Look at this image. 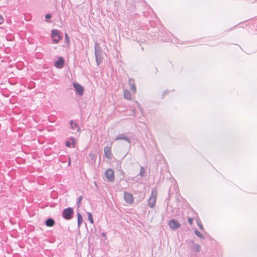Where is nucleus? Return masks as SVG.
Returning a JSON list of instances; mask_svg holds the SVG:
<instances>
[{"label": "nucleus", "mask_w": 257, "mask_h": 257, "mask_svg": "<svg viewBox=\"0 0 257 257\" xmlns=\"http://www.w3.org/2000/svg\"><path fill=\"white\" fill-rule=\"evenodd\" d=\"M94 48L96 62L99 66L103 60V51L97 42L95 43Z\"/></svg>", "instance_id": "1"}, {"label": "nucleus", "mask_w": 257, "mask_h": 257, "mask_svg": "<svg viewBox=\"0 0 257 257\" xmlns=\"http://www.w3.org/2000/svg\"><path fill=\"white\" fill-rule=\"evenodd\" d=\"M74 214L73 208L70 207L63 209L62 212V216L64 219L69 220L73 217Z\"/></svg>", "instance_id": "2"}, {"label": "nucleus", "mask_w": 257, "mask_h": 257, "mask_svg": "<svg viewBox=\"0 0 257 257\" xmlns=\"http://www.w3.org/2000/svg\"><path fill=\"white\" fill-rule=\"evenodd\" d=\"M105 176L108 181L113 182L114 180V171L111 169H107L105 172Z\"/></svg>", "instance_id": "3"}, {"label": "nucleus", "mask_w": 257, "mask_h": 257, "mask_svg": "<svg viewBox=\"0 0 257 257\" xmlns=\"http://www.w3.org/2000/svg\"><path fill=\"white\" fill-rule=\"evenodd\" d=\"M168 226L172 230H176L181 226L180 223L174 219H171L168 222Z\"/></svg>", "instance_id": "4"}, {"label": "nucleus", "mask_w": 257, "mask_h": 257, "mask_svg": "<svg viewBox=\"0 0 257 257\" xmlns=\"http://www.w3.org/2000/svg\"><path fill=\"white\" fill-rule=\"evenodd\" d=\"M124 199L128 204H132L134 202V196L132 194L127 192H124Z\"/></svg>", "instance_id": "5"}, {"label": "nucleus", "mask_w": 257, "mask_h": 257, "mask_svg": "<svg viewBox=\"0 0 257 257\" xmlns=\"http://www.w3.org/2000/svg\"><path fill=\"white\" fill-rule=\"evenodd\" d=\"M73 86L76 92L80 95H82L84 92V88L82 86L77 82L73 83Z\"/></svg>", "instance_id": "6"}, {"label": "nucleus", "mask_w": 257, "mask_h": 257, "mask_svg": "<svg viewBox=\"0 0 257 257\" xmlns=\"http://www.w3.org/2000/svg\"><path fill=\"white\" fill-rule=\"evenodd\" d=\"M65 61L62 57H60L55 62V66L58 68H62L64 65Z\"/></svg>", "instance_id": "7"}, {"label": "nucleus", "mask_w": 257, "mask_h": 257, "mask_svg": "<svg viewBox=\"0 0 257 257\" xmlns=\"http://www.w3.org/2000/svg\"><path fill=\"white\" fill-rule=\"evenodd\" d=\"M115 140L116 141H118L119 140H123L127 141L128 143H131L130 139L124 134H121L118 135L115 138Z\"/></svg>", "instance_id": "8"}, {"label": "nucleus", "mask_w": 257, "mask_h": 257, "mask_svg": "<svg viewBox=\"0 0 257 257\" xmlns=\"http://www.w3.org/2000/svg\"><path fill=\"white\" fill-rule=\"evenodd\" d=\"M105 156L108 159H110L112 156L111 148L109 147H106L104 149Z\"/></svg>", "instance_id": "9"}, {"label": "nucleus", "mask_w": 257, "mask_h": 257, "mask_svg": "<svg viewBox=\"0 0 257 257\" xmlns=\"http://www.w3.org/2000/svg\"><path fill=\"white\" fill-rule=\"evenodd\" d=\"M45 223L48 227H52L55 225V221L53 218L49 217L45 220Z\"/></svg>", "instance_id": "10"}, {"label": "nucleus", "mask_w": 257, "mask_h": 257, "mask_svg": "<svg viewBox=\"0 0 257 257\" xmlns=\"http://www.w3.org/2000/svg\"><path fill=\"white\" fill-rule=\"evenodd\" d=\"M156 201V196H151L148 200V205L149 206L153 208L154 207Z\"/></svg>", "instance_id": "11"}, {"label": "nucleus", "mask_w": 257, "mask_h": 257, "mask_svg": "<svg viewBox=\"0 0 257 257\" xmlns=\"http://www.w3.org/2000/svg\"><path fill=\"white\" fill-rule=\"evenodd\" d=\"M70 124L71 125V128L72 130H73V131L76 130L77 132L80 131V128L79 126V125L76 123H74V122L73 120H71L70 121Z\"/></svg>", "instance_id": "12"}, {"label": "nucleus", "mask_w": 257, "mask_h": 257, "mask_svg": "<svg viewBox=\"0 0 257 257\" xmlns=\"http://www.w3.org/2000/svg\"><path fill=\"white\" fill-rule=\"evenodd\" d=\"M52 37L54 38L55 37L58 38L59 39H61L62 37L60 35V32L58 30H52L51 31Z\"/></svg>", "instance_id": "13"}, {"label": "nucleus", "mask_w": 257, "mask_h": 257, "mask_svg": "<svg viewBox=\"0 0 257 257\" xmlns=\"http://www.w3.org/2000/svg\"><path fill=\"white\" fill-rule=\"evenodd\" d=\"M78 228H79L83 223V219L81 214L78 211L77 213Z\"/></svg>", "instance_id": "14"}, {"label": "nucleus", "mask_w": 257, "mask_h": 257, "mask_svg": "<svg viewBox=\"0 0 257 257\" xmlns=\"http://www.w3.org/2000/svg\"><path fill=\"white\" fill-rule=\"evenodd\" d=\"M128 83L130 86L131 87V89L133 91V92L136 93V87L135 84V82L134 79H130L128 81Z\"/></svg>", "instance_id": "15"}, {"label": "nucleus", "mask_w": 257, "mask_h": 257, "mask_svg": "<svg viewBox=\"0 0 257 257\" xmlns=\"http://www.w3.org/2000/svg\"><path fill=\"white\" fill-rule=\"evenodd\" d=\"M123 96L124 98L127 100H131L132 95L131 92L127 90H124Z\"/></svg>", "instance_id": "16"}, {"label": "nucleus", "mask_w": 257, "mask_h": 257, "mask_svg": "<svg viewBox=\"0 0 257 257\" xmlns=\"http://www.w3.org/2000/svg\"><path fill=\"white\" fill-rule=\"evenodd\" d=\"M192 249L196 252H198L201 250V246L198 244L194 243L192 246Z\"/></svg>", "instance_id": "17"}, {"label": "nucleus", "mask_w": 257, "mask_h": 257, "mask_svg": "<svg viewBox=\"0 0 257 257\" xmlns=\"http://www.w3.org/2000/svg\"><path fill=\"white\" fill-rule=\"evenodd\" d=\"M88 215V220L90 221L91 224L94 223V220L93 218L92 214L90 212H87Z\"/></svg>", "instance_id": "18"}, {"label": "nucleus", "mask_w": 257, "mask_h": 257, "mask_svg": "<svg viewBox=\"0 0 257 257\" xmlns=\"http://www.w3.org/2000/svg\"><path fill=\"white\" fill-rule=\"evenodd\" d=\"M194 232L197 237L202 239L204 238V235L201 233H200L198 230L195 229L194 230Z\"/></svg>", "instance_id": "19"}, {"label": "nucleus", "mask_w": 257, "mask_h": 257, "mask_svg": "<svg viewBox=\"0 0 257 257\" xmlns=\"http://www.w3.org/2000/svg\"><path fill=\"white\" fill-rule=\"evenodd\" d=\"M83 199V196H80L78 199V200H77V208L78 209L80 206H81V201Z\"/></svg>", "instance_id": "20"}, {"label": "nucleus", "mask_w": 257, "mask_h": 257, "mask_svg": "<svg viewBox=\"0 0 257 257\" xmlns=\"http://www.w3.org/2000/svg\"><path fill=\"white\" fill-rule=\"evenodd\" d=\"M145 168L141 166V169H140V175L142 177H143L145 175Z\"/></svg>", "instance_id": "21"}, {"label": "nucleus", "mask_w": 257, "mask_h": 257, "mask_svg": "<svg viewBox=\"0 0 257 257\" xmlns=\"http://www.w3.org/2000/svg\"><path fill=\"white\" fill-rule=\"evenodd\" d=\"M70 141L71 144L73 145V147H75V145L76 144V140L74 138H70Z\"/></svg>", "instance_id": "22"}, {"label": "nucleus", "mask_w": 257, "mask_h": 257, "mask_svg": "<svg viewBox=\"0 0 257 257\" xmlns=\"http://www.w3.org/2000/svg\"><path fill=\"white\" fill-rule=\"evenodd\" d=\"M188 221L190 225H192L193 222V219L192 218L189 217L188 219Z\"/></svg>", "instance_id": "23"}, {"label": "nucleus", "mask_w": 257, "mask_h": 257, "mask_svg": "<svg viewBox=\"0 0 257 257\" xmlns=\"http://www.w3.org/2000/svg\"><path fill=\"white\" fill-rule=\"evenodd\" d=\"M51 17H52V16H51V14H46V15H45V19H46V20L50 19V18H51Z\"/></svg>", "instance_id": "24"}, {"label": "nucleus", "mask_w": 257, "mask_h": 257, "mask_svg": "<svg viewBox=\"0 0 257 257\" xmlns=\"http://www.w3.org/2000/svg\"><path fill=\"white\" fill-rule=\"evenodd\" d=\"M71 143L70 141H67L65 143V145L68 147H70Z\"/></svg>", "instance_id": "25"}, {"label": "nucleus", "mask_w": 257, "mask_h": 257, "mask_svg": "<svg viewBox=\"0 0 257 257\" xmlns=\"http://www.w3.org/2000/svg\"><path fill=\"white\" fill-rule=\"evenodd\" d=\"M131 112H132V113L131 114V115H135L136 114V111L135 109H132Z\"/></svg>", "instance_id": "26"}, {"label": "nucleus", "mask_w": 257, "mask_h": 257, "mask_svg": "<svg viewBox=\"0 0 257 257\" xmlns=\"http://www.w3.org/2000/svg\"><path fill=\"white\" fill-rule=\"evenodd\" d=\"M60 40V39H59V38H57V39L54 38L53 41H54L55 43L57 44V43H59Z\"/></svg>", "instance_id": "27"}, {"label": "nucleus", "mask_w": 257, "mask_h": 257, "mask_svg": "<svg viewBox=\"0 0 257 257\" xmlns=\"http://www.w3.org/2000/svg\"><path fill=\"white\" fill-rule=\"evenodd\" d=\"M198 226L201 230H204L203 225L201 223H199Z\"/></svg>", "instance_id": "28"}, {"label": "nucleus", "mask_w": 257, "mask_h": 257, "mask_svg": "<svg viewBox=\"0 0 257 257\" xmlns=\"http://www.w3.org/2000/svg\"><path fill=\"white\" fill-rule=\"evenodd\" d=\"M65 39L66 40H67V41L69 42V36H68V35L66 33L65 35Z\"/></svg>", "instance_id": "29"}, {"label": "nucleus", "mask_w": 257, "mask_h": 257, "mask_svg": "<svg viewBox=\"0 0 257 257\" xmlns=\"http://www.w3.org/2000/svg\"><path fill=\"white\" fill-rule=\"evenodd\" d=\"M3 22H4V19L1 16H0V25L2 24Z\"/></svg>", "instance_id": "30"}, {"label": "nucleus", "mask_w": 257, "mask_h": 257, "mask_svg": "<svg viewBox=\"0 0 257 257\" xmlns=\"http://www.w3.org/2000/svg\"><path fill=\"white\" fill-rule=\"evenodd\" d=\"M101 235H102V236L105 237L106 235V233L103 232L102 233Z\"/></svg>", "instance_id": "31"}, {"label": "nucleus", "mask_w": 257, "mask_h": 257, "mask_svg": "<svg viewBox=\"0 0 257 257\" xmlns=\"http://www.w3.org/2000/svg\"><path fill=\"white\" fill-rule=\"evenodd\" d=\"M68 162V166H70L71 162Z\"/></svg>", "instance_id": "32"}]
</instances>
